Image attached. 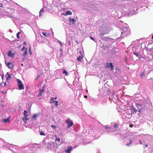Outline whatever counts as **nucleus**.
Masks as SVG:
<instances>
[{"label":"nucleus","mask_w":153,"mask_h":153,"mask_svg":"<svg viewBox=\"0 0 153 153\" xmlns=\"http://www.w3.org/2000/svg\"><path fill=\"white\" fill-rule=\"evenodd\" d=\"M65 122L67 123V128H69L71 126L74 125L73 122L69 118H68L66 120Z\"/></svg>","instance_id":"1"},{"label":"nucleus","mask_w":153,"mask_h":153,"mask_svg":"<svg viewBox=\"0 0 153 153\" xmlns=\"http://www.w3.org/2000/svg\"><path fill=\"white\" fill-rule=\"evenodd\" d=\"M18 85L19 90H22L24 89L23 84H22L21 81L19 79H17Z\"/></svg>","instance_id":"2"},{"label":"nucleus","mask_w":153,"mask_h":153,"mask_svg":"<svg viewBox=\"0 0 153 153\" xmlns=\"http://www.w3.org/2000/svg\"><path fill=\"white\" fill-rule=\"evenodd\" d=\"M25 113H27V112L25 110L24 111V117L23 118H22V119L24 121V122L25 123H26L27 122V120L28 121H29V119L28 118H27V114H25Z\"/></svg>","instance_id":"3"},{"label":"nucleus","mask_w":153,"mask_h":153,"mask_svg":"<svg viewBox=\"0 0 153 153\" xmlns=\"http://www.w3.org/2000/svg\"><path fill=\"white\" fill-rule=\"evenodd\" d=\"M137 108H138V110L139 112H141L142 111H143V110L145 109V105H144L143 106H142L141 108H140V107L141 106V105H140L139 104H137Z\"/></svg>","instance_id":"4"},{"label":"nucleus","mask_w":153,"mask_h":153,"mask_svg":"<svg viewBox=\"0 0 153 153\" xmlns=\"http://www.w3.org/2000/svg\"><path fill=\"white\" fill-rule=\"evenodd\" d=\"M5 63L6 66L9 68H12L13 66L12 63L10 62H7L5 61Z\"/></svg>","instance_id":"5"},{"label":"nucleus","mask_w":153,"mask_h":153,"mask_svg":"<svg viewBox=\"0 0 153 153\" xmlns=\"http://www.w3.org/2000/svg\"><path fill=\"white\" fill-rule=\"evenodd\" d=\"M106 65L108 68L111 67V70L112 71L114 70V67L112 63H110L108 64V62H107Z\"/></svg>","instance_id":"6"},{"label":"nucleus","mask_w":153,"mask_h":153,"mask_svg":"<svg viewBox=\"0 0 153 153\" xmlns=\"http://www.w3.org/2000/svg\"><path fill=\"white\" fill-rule=\"evenodd\" d=\"M73 149V147L71 146H69L68 147L67 149L65 150V152H67L68 153H70L71 151Z\"/></svg>","instance_id":"7"},{"label":"nucleus","mask_w":153,"mask_h":153,"mask_svg":"<svg viewBox=\"0 0 153 153\" xmlns=\"http://www.w3.org/2000/svg\"><path fill=\"white\" fill-rule=\"evenodd\" d=\"M44 88V87H43ZM45 92V91L44 88L42 90H40L39 91V94H38L37 97H39V96H41L42 94V93H44Z\"/></svg>","instance_id":"8"},{"label":"nucleus","mask_w":153,"mask_h":153,"mask_svg":"<svg viewBox=\"0 0 153 153\" xmlns=\"http://www.w3.org/2000/svg\"><path fill=\"white\" fill-rule=\"evenodd\" d=\"M15 54L14 53H12L11 51H9L8 53V56L10 57H13L14 56Z\"/></svg>","instance_id":"9"},{"label":"nucleus","mask_w":153,"mask_h":153,"mask_svg":"<svg viewBox=\"0 0 153 153\" xmlns=\"http://www.w3.org/2000/svg\"><path fill=\"white\" fill-rule=\"evenodd\" d=\"M83 57V56L82 55L79 56L77 58V60L78 61H81L82 60Z\"/></svg>","instance_id":"10"},{"label":"nucleus","mask_w":153,"mask_h":153,"mask_svg":"<svg viewBox=\"0 0 153 153\" xmlns=\"http://www.w3.org/2000/svg\"><path fill=\"white\" fill-rule=\"evenodd\" d=\"M69 20L71 22H73V24H74L76 22V20L73 18H70L69 19Z\"/></svg>","instance_id":"11"},{"label":"nucleus","mask_w":153,"mask_h":153,"mask_svg":"<svg viewBox=\"0 0 153 153\" xmlns=\"http://www.w3.org/2000/svg\"><path fill=\"white\" fill-rule=\"evenodd\" d=\"M72 15V13L70 10H68L67 11L65 14V16L68 15Z\"/></svg>","instance_id":"12"},{"label":"nucleus","mask_w":153,"mask_h":153,"mask_svg":"<svg viewBox=\"0 0 153 153\" xmlns=\"http://www.w3.org/2000/svg\"><path fill=\"white\" fill-rule=\"evenodd\" d=\"M44 12V10L43 8L41 9L39 12V16H41L42 15H43Z\"/></svg>","instance_id":"13"},{"label":"nucleus","mask_w":153,"mask_h":153,"mask_svg":"<svg viewBox=\"0 0 153 153\" xmlns=\"http://www.w3.org/2000/svg\"><path fill=\"white\" fill-rule=\"evenodd\" d=\"M27 48H25V51L24 52V53L23 54V56H26L27 54Z\"/></svg>","instance_id":"14"},{"label":"nucleus","mask_w":153,"mask_h":153,"mask_svg":"<svg viewBox=\"0 0 153 153\" xmlns=\"http://www.w3.org/2000/svg\"><path fill=\"white\" fill-rule=\"evenodd\" d=\"M10 121L9 118H7L6 119H4L3 120V122L6 123L9 122Z\"/></svg>","instance_id":"15"},{"label":"nucleus","mask_w":153,"mask_h":153,"mask_svg":"<svg viewBox=\"0 0 153 153\" xmlns=\"http://www.w3.org/2000/svg\"><path fill=\"white\" fill-rule=\"evenodd\" d=\"M38 116V114H33V116L32 117V118L34 119H35V120H36V119L35 118L37 116Z\"/></svg>","instance_id":"16"},{"label":"nucleus","mask_w":153,"mask_h":153,"mask_svg":"<svg viewBox=\"0 0 153 153\" xmlns=\"http://www.w3.org/2000/svg\"><path fill=\"white\" fill-rule=\"evenodd\" d=\"M63 74H65L66 76H67L68 74L67 72L64 69H63Z\"/></svg>","instance_id":"17"},{"label":"nucleus","mask_w":153,"mask_h":153,"mask_svg":"<svg viewBox=\"0 0 153 153\" xmlns=\"http://www.w3.org/2000/svg\"><path fill=\"white\" fill-rule=\"evenodd\" d=\"M55 101H56L55 100H53V98H51V99L50 101V103H54Z\"/></svg>","instance_id":"18"},{"label":"nucleus","mask_w":153,"mask_h":153,"mask_svg":"<svg viewBox=\"0 0 153 153\" xmlns=\"http://www.w3.org/2000/svg\"><path fill=\"white\" fill-rule=\"evenodd\" d=\"M114 126L113 128H115V131H116L117 128L118 127V125L114 123Z\"/></svg>","instance_id":"19"},{"label":"nucleus","mask_w":153,"mask_h":153,"mask_svg":"<svg viewBox=\"0 0 153 153\" xmlns=\"http://www.w3.org/2000/svg\"><path fill=\"white\" fill-rule=\"evenodd\" d=\"M21 33V32L20 31L18 32L17 34H16V36H17V37L18 39H19L20 38V37H19V34L20 33Z\"/></svg>","instance_id":"20"},{"label":"nucleus","mask_w":153,"mask_h":153,"mask_svg":"<svg viewBox=\"0 0 153 153\" xmlns=\"http://www.w3.org/2000/svg\"><path fill=\"white\" fill-rule=\"evenodd\" d=\"M132 144V140L130 141V142L129 143H127L126 144V145L127 146H129L130 145H131Z\"/></svg>","instance_id":"21"},{"label":"nucleus","mask_w":153,"mask_h":153,"mask_svg":"<svg viewBox=\"0 0 153 153\" xmlns=\"http://www.w3.org/2000/svg\"><path fill=\"white\" fill-rule=\"evenodd\" d=\"M40 131V134L41 135H44L45 136L46 135L44 134V133L42 131Z\"/></svg>","instance_id":"22"},{"label":"nucleus","mask_w":153,"mask_h":153,"mask_svg":"<svg viewBox=\"0 0 153 153\" xmlns=\"http://www.w3.org/2000/svg\"><path fill=\"white\" fill-rule=\"evenodd\" d=\"M144 75H145V73L143 72L141 73L140 74V76L141 77V78H142L143 76H144Z\"/></svg>","instance_id":"23"},{"label":"nucleus","mask_w":153,"mask_h":153,"mask_svg":"<svg viewBox=\"0 0 153 153\" xmlns=\"http://www.w3.org/2000/svg\"><path fill=\"white\" fill-rule=\"evenodd\" d=\"M11 75L10 74H9L8 76L7 77L6 79L7 80L8 79H10L11 78Z\"/></svg>","instance_id":"24"},{"label":"nucleus","mask_w":153,"mask_h":153,"mask_svg":"<svg viewBox=\"0 0 153 153\" xmlns=\"http://www.w3.org/2000/svg\"><path fill=\"white\" fill-rule=\"evenodd\" d=\"M105 127L106 129H109L111 128L110 127L108 126H105Z\"/></svg>","instance_id":"25"},{"label":"nucleus","mask_w":153,"mask_h":153,"mask_svg":"<svg viewBox=\"0 0 153 153\" xmlns=\"http://www.w3.org/2000/svg\"><path fill=\"white\" fill-rule=\"evenodd\" d=\"M52 128H53L54 129H55L56 127L55 125H52L51 126Z\"/></svg>","instance_id":"26"},{"label":"nucleus","mask_w":153,"mask_h":153,"mask_svg":"<svg viewBox=\"0 0 153 153\" xmlns=\"http://www.w3.org/2000/svg\"><path fill=\"white\" fill-rule=\"evenodd\" d=\"M42 34L45 36L47 37V33H46L43 32L42 33Z\"/></svg>","instance_id":"27"},{"label":"nucleus","mask_w":153,"mask_h":153,"mask_svg":"<svg viewBox=\"0 0 153 153\" xmlns=\"http://www.w3.org/2000/svg\"><path fill=\"white\" fill-rule=\"evenodd\" d=\"M60 139L57 138V137H56V138L55 139V141H58L59 142V141H60Z\"/></svg>","instance_id":"28"},{"label":"nucleus","mask_w":153,"mask_h":153,"mask_svg":"<svg viewBox=\"0 0 153 153\" xmlns=\"http://www.w3.org/2000/svg\"><path fill=\"white\" fill-rule=\"evenodd\" d=\"M58 42L59 43L61 46L62 45V43L60 41L58 40Z\"/></svg>","instance_id":"29"},{"label":"nucleus","mask_w":153,"mask_h":153,"mask_svg":"<svg viewBox=\"0 0 153 153\" xmlns=\"http://www.w3.org/2000/svg\"><path fill=\"white\" fill-rule=\"evenodd\" d=\"M134 55H135L136 56H137V57H138V54L137 53H136L135 52H134Z\"/></svg>","instance_id":"30"},{"label":"nucleus","mask_w":153,"mask_h":153,"mask_svg":"<svg viewBox=\"0 0 153 153\" xmlns=\"http://www.w3.org/2000/svg\"><path fill=\"white\" fill-rule=\"evenodd\" d=\"M55 105L56 106H57L58 105V102L57 101H56L55 102Z\"/></svg>","instance_id":"31"},{"label":"nucleus","mask_w":153,"mask_h":153,"mask_svg":"<svg viewBox=\"0 0 153 153\" xmlns=\"http://www.w3.org/2000/svg\"><path fill=\"white\" fill-rule=\"evenodd\" d=\"M29 53H30V55H31L32 54V53L30 51V47L29 48Z\"/></svg>","instance_id":"32"},{"label":"nucleus","mask_w":153,"mask_h":153,"mask_svg":"<svg viewBox=\"0 0 153 153\" xmlns=\"http://www.w3.org/2000/svg\"><path fill=\"white\" fill-rule=\"evenodd\" d=\"M133 125L132 124H130V125H129V127H131V128H132L133 127Z\"/></svg>","instance_id":"33"},{"label":"nucleus","mask_w":153,"mask_h":153,"mask_svg":"<svg viewBox=\"0 0 153 153\" xmlns=\"http://www.w3.org/2000/svg\"><path fill=\"white\" fill-rule=\"evenodd\" d=\"M0 7H3V4L2 3H0Z\"/></svg>","instance_id":"34"},{"label":"nucleus","mask_w":153,"mask_h":153,"mask_svg":"<svg viewBox=\"0 0 153 153\" xmlns=\"http://www.w3.org/2000/svg\"><path fill=\"white\" fill-rule=\"evenodd\" d=\"M90 38L91 39H92V40H94V38H93L92 37H91V36H90Z\"/></svg>","instance_id":"35"},{"label":"nucleus","mask_w":153,"mask_h":153,"mask_svg":"<svg viewBox=\"0 0 153 153\" xmlns=\"http://www.w3.org/2000/svg\"><path fill=\"white\" fill-rule=\"evenodd\" d=\"M25 46H23V47H22V51H23L24 50V49H25Z\"/></svg>","instance_id":"36"},{"label":"nucleus","mask_w":153,"mask_h":153,"mask_svg":"<svg viewBox=\"0 0 153 153\" xmlns=\"http://www.w3.org/2000/svg\"><path fill=\"white\" fill-rule=\"evenodd\" d=\"M41 75H39V74L37 76V78H39L40 77V76H41Z\"/></svg>","instance_id":"37"},{"label":"nucleus","mask_w":153,"mask_h":153,"mask_svg":"<svg viewBox=\"0 0 153 153\" xmlns=\"http://www.w3.org/2000/svg\"><path fill=\"white\" fill-rule=\"evenodd\" d=\"M139 142H140V144H142V142H141V140H139Z\"/></svg>","instance_id":"38"},{"label":"nucleus","mask_w":153,"mask_h":153,"mask_svg":"<svg viewBox=\"0 0 153 153\" xmlns=\"http://www.w3.org/2000/svg\"><path fill=\"white\" fill-rule=\"evenodd\" d=\"M84 97L86 98L87 97V96L86 95H85L84 96Z\"/></svg>","instance_id":"39"},{"label":"nucleus","mask_w":153,"mask_h":153,"mask_svg":"<svg viewBox=\"0 0 153 153\" xmlns=\"http://www.w3.org/2000/svg\"><path fill=\"white\" fill-rule=\"evenodd\" d=\"M68 44H69V45H70V44H71V42L70 41H69L68 42Z\"/></svg>","instance_id":"40"},{"label":"nucleus","mask_w":153,"mask_h":153,"mask_svg":"<svg viewBox=\"0 0 153 153\" xmlns=\"http://www.w3.org/2000/svg\"><path fill=\"white\" fill-rule=\"evenodd\" d=\"M105 34L102 33L101 34V35H102V36H104V35Z\"/></svg>","instance_id":"41"},{"label":"nucleus","mask_w":153,"mask_h":153,"mask_svg":"<svg viewBox=\"0 0 153 153\" xmlns=\"http://www.w3.org/2000/svg\"><path fill=\"white\" fill-rule=\"evenodd\" d=\"M148 147V145H147V144H146V147Z\"/></svg>","instance_id":"42"},{"label":"nucleus","mask_w":153,"mask_h":153,"mask_svg":"<svg viewBox=\"0 0 153 153\" xmlns=\"http://www.w3.org/2000/svg\"><path fill=\"white\" fill-rule=\"evenodd\" d=\"M53 99H57V97H56L54 98H53Z\"/></svg>","instance_id":"43"},{"label":"nucleus","mask_w":153,"mask_h":153,"mask_svg":"<svg viewBox=\"0 0 153 153\" xmlns=\"http://www.w3.org/2000/svg\"><path fill=\"white\" fill-rule=\"evenodd\" d=\"M4 75H3L2 76V79H3V77H4Z\"/></svg>","instance_id":"44"},{"label":"nucleus","mask_w":153,"mask_h":153,"mask_svg":"<svg viewBox=\"0 0 153 153\" xmlns=\"http://www.w3.org/2000/svg\"><path fill=\"white\" fill-rule=\"evenodd\" d=\"M1 105V106L2 107H3V106H4V105Z\"/></svg>","instance_id":"45"},{"label":"nucleus","mask_w":153,"mask_h":153,"mask_svg":"<svg viewBox=\"0 0 153 153\" xmlns=\"http://www.w3.org/2000/svg\"><path fill=\"white\" fill-rule=\"evenodd\" d=\"M54 136L56 137H56H57V135H55Z\"/></svg>","instance_id":"46"},{"label":"nucleus","mask_w":153,"mask_h":153,"mask_svg":"<svg viewBox=\"0 0 153 153\" xmlns=\"http://www.w3.org/2000/svg\"><path fill=\"white\" fill-rule=\"evenodd\" d=\"M24 44L25 45H26V43L25 42L24 43Z\"/></svg>","instance_id":"47"},{"label":"nucleus","mask_w":153,"mask_h":153,"mask_svg":"<svg viewBox=\"0 0 153 153\" xmlns=\"http://www.w3.org/2000/svg\"><path fill=\"white\" fill-rule=\"evenodd\" d=\"M8 74H9V73H8V72H7V74H6V75H8Z\"/></svg>","instance_id":"48"},{"label":"nucleus","mask_w":153,"mask_h":153,"mask_svg":"<svg viewBox=\"0 0 153 153\" xmlns=\"http://www.w3.org/2000/svg\"><path fill=\"white\" fill-rule=\"evenodd\" d=\"M79 52L80 53H82V52H81V51H79Z\"/></svg>","instance_id":"49"},{"label":"nucleus","mask_w":153,"mask_h":153,"mask_svg":"<svg viewBox=\"0 0 153 153\" xmlns=\"http://www.w3.org/2000/svg\"><path fill=\"white\" fill-rule=\"evenodd\" d=\"M152 39H153V35L152 36Z\"/></svg>","instance_id":"50"},{"label":"nucleus","mask_w":153,"mask_h":153,"mask_svg":"<svg viewBox=\"0 0 153 153\" xmlns=\"http://www.w3.org/2000/svg\"><path fill=\"white\" fill-rule=\"evenodd\" d=\"M86 91L87 92H88V90H86Z\"/></svg>","instance_id":"51"},{"label":"nucleus","mask_w":153,"mask_h":153,"mask_svg":"<svg viewBox=\"0 0 153 153\" xmlns=\"http://www.w3.org/2000/svg\"><path fill=\"white\" fill-rule=\"evenodd\" d=\"M27 114V113H25V114Z\"/></svg>","instance_id":"52"},{"label":"nucleus","mask_w":153,"mask_h":153,"mask_svg":"<svg viewBox=\"0 0 153 153\" xmlns=\"http://www.w3.org/2000/svg\"><path fill=\"white\" fill-rule=\"evenodd\" d=\"M126 61H127V59H126Z\"/></svg>","instance_id":"53"},{"label":"nucleus","mask_w":153,"mask_h":153,"mask_svg":"<svg viewBox=\"0 0 153 153\" xmlns=\"http://www.w3.org/2000/svg\"><path fill=\"white\" fill-rule=\"evenodd\" d=\"M5 85H6V82H5Z\"/></svg>","instance_id":"54"},{"label":"nucleus","mask_w":153,"mask_h":153,"mask_svg":"<svg viewBox=\"0 0 153 153\" xmlns=\"http://www.w3.org/2000/svg\"><path fill=\"white\" fill-rule=\"evenodd\" d=\"M1 76V75H0V76Z\"/></svg>","instance_id":"55"}]
</instances>
